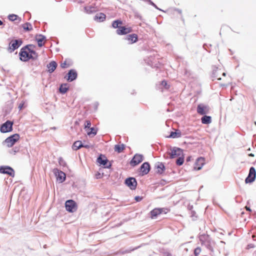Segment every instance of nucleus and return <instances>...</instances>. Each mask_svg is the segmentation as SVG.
I'll return each instance as SVG.
<instances>
[{"label":"nucleus","mask_w":256,"mask_h":256,"mask_svg":"<svg viewBox=\"0 0 256 256\" xmlns=\"http://www.w3.org/2000/svg\"><path fill=\"white\" fill-rule=\"evenodd\" d=\"M34 46L29 45L22 48L20 52V59L22 61L26 62L32 58L36 60L38 57V54L34 50Z\"/></svg>","instance_id":"f257e3e1"},{"label":"nucleus","mask_w":256,"mask_h":256,"mask_svg":"<svg viewBox=\"0 0 256 256\" xmlns=\"http://www.w3.org/2000/svg\"><path fill=\"white\" fill-rule=\"evenodd\" d=\"M169 211L170 210L168 208H155L150 211V217L154 219L162 214H167Z\"/></svg>","instance_id":"f03ea898"},{"label":"nucleus","mask_w":256,"mask_h":256,"mask_svg":"<svg viewBox=\"0 0 256 256\" xmlns=\"http://www.w3.org/2000/svg\"><path fill=\"white\" fill-rule=\"evenodd\" d=\"M65 207L66 210L70 212H74L78 208L76 203L72 200H68L66 202Z\"/></svg>","instance_id":"7ed1b4c3"},{"label":"nucleus","mask_w":256,"mask_h":256,"mask_svg":"<svg viewBox=\"0 0 256 256\" xmlns=\"http://www.w3.org/2000/svg\"><path fill=\"white\" fill-rule=\"evenodd\" d=\"M200 240L202 244L206 246L211 251L213 250V242L211 241L208 236H200Z\"/></svg>","instance_id":"20e7f679"},{"label":"nucleus","mask_w":256,"mask_h":256,"mask_svg":"<svg viewBox=\"0 0 256 256\" xmlns=\"http://www.w3.org/2000/svg\"><path fill=\"white\" fill-rule=\"evenodd\" d=\"M221 75L224 77L226 76V73L222 69L216 68L213 70L212 76L214 78L220 80H222Z\"/></svg>","instance_id":"39448f33"},{"label":"nucleus","mask_w":256,"mask_h":256,"mask_svg":"<svg viewBox=\"0 0 256 256\" xmlns=\"http://www.w3.org/2000/svg\"><path fill=\"white\" fill-rule=\"evenodd\" d=\"M19 138L20 136L18 134H14L5 140V142L8 147H12L19 140Z\"/></svg>","instance_id":"423d86ee"},{"label":"nucleus","mask_w":256,"mask_h":256,"mask_svg":"<svg viewBox=\"0 0 256 256\" xmlns=\"http://www.w3.org/2000/svg\"><path fill=\"white\" fill-rule=\"evenodd\" d=\"M182 150L178 148H174L170 150V152L169 153L170 158H178L179 156H182Z\"/></svg>","instance_id":"0eeeda50"},{"label":"nucleus","mask_w":256,"mask_h":256,"mask_svg":"<svg viewBox=\"0 0 256 256\" xmlns=\"http://www.w3.org/2000/svg\"><path fill=\"white\" fill-rule=\"evenodd\" d=\"M13 122L8 120L5 123L2 124L0 128V131L2 132H7L12 130Z\"/></svg>","instance_id":"6e6552de"},{"label":"nucleus","mask_w":256,"mask_h":256,"mask_svg":"<svg viewBox=\"0 0 256 256\" xmlns=\"http://www.w3.org/2000/svg\"><path fill=\"white\" fill-rule=\"evenodd\" d=\"M256 176V172L254 167H251L250 170L249 174L248 176L245 180L246 183L252 182L255 180Z\"/></svg>","instance_id":"1a4fd4ad"},{"label":"nucleus","mask_w":256,"mask_h":256,"mask_svg":"<svg viewBox=\"0 0 256 256\" xmlns=\"http://www.w3.org/2000/svg\"><path fill=\"white\" fill-rule=\"evenodd\" d=\"M126 184L131 190H135L137 186V182L134 178H129L125 180Z\"/></svg>","instance_id":"9d476101"},{"label":"nucleus","mask_w":256,"mask_h":256,"mask_svg":"<svg viewBox=\"0 0 256 256\" xmlns=\"http://www.w3.org/2000/svg\"><path fill=\"white\" fill-rule=\"evenodd\" d=\"M144 160V156L140 154H136L130 161V164L136 166Z\"/></svg>","instance_id":"9b49d317"},{"label":"nucleus","mask_w":256,"mask_h":256,"mask_svg":"<svg viewBox=\"0 0 256 256\" xmlns=\"http://www.w3.org/2000/svg\"><path fill=\"white\" fill-rule=\"evenodd\" d=\"M22 44L20 40H12L9 44V50L10 52H14L15 50L17 49Z\"/></svg>","instance_id":"f8f14e48"},{"label":"nucleus","mask_w":256,"mask_h":256,"mask_svg":"<svg viewBox=\"0 0 256 256\" xmlns=\"http://www.w3.org/2000/svg\"><path fill=\"white\" fill-rule=\"evenodd\" d=\"M205 164V160L202 157H200L196 159L194 165V170H200Z\"/></svg>","instance_id":"ddd939ff"},{"label":"nucleus","mask_w":256,"mask_h":256,"mask_svg":"<svg viewBox=\"0 0 256 256\" xmlns=\"http://www.w3.org/2000/svg\"><path fill=\"white\" fill-rule=\"evenodd\" d=\"M132 29L131 27L121 26L116 31L118 35H124L132 32Z\"/></svg>","instance_id":"4468645a"},{"label":"nucleus","mask_w":256,"mask_h":256,"mask_svg":"<svg viewBox=\"0 0 256 256\" xmlns=\"http://www.w3.org/2000/svg\"><path fill=\"white\" fill-rule=\"evenodd\" d=\"M78 74L76 70H70L64 77L68 82H72L77 78Z\"/></svg>","instance_id":"2eb2a0df"},{"label":"nucleus","mask_w":256,"mask_h":256,"mask_svg":"<svg viewBox=\"0 0 256 256\" xmlns=\"http://www.w3.org/2000/svg\"><path fill=\"white\" fill-rule=\"evenodd\" d=\"M209 112V108L202 104H200L197 107V112L200 115H204Z\"/></svg>","instance_id":"dca6fc26"},{"label":"nucleus","mask_w":256,"mask_h":256,"mask_svg":"<svg viewBox=\"0 0 256 256\" xmlns=\"http://www.w3.org/2000/svg\"><path fill=\"white\" fill-rule=\"evenodd\" d=\"M97 162L100 165L104 166L105 168H108L110 165L108 166V160L106 157L102 154H100L97 159Z\"/></svg>","instance_id":"f3484780"},{"label":"nucleus","mask_w":256,"mask_h":256,"mask_svg":"<svg viewBox=\"0 0 256 256\" xmlns=\"http://www.w3.org/2000/svg\"><path fill=\"white\" fill-rule=\"evenodd\" d=\"M0 172L2 174H8L11 176L14 175V171L13 169L9 166L0 167Z\"/></svg>","instance_id":"a211bd4d"},{"label":"nucleus","mask_w":256,"mask_h":256,"mask_svg":"<svg viewBox=\"0 0 256 256\" xmlns=\"http://www.w3.org/2000/svg\"><path fill=\"white\" fill-rule=\"evenodd\" d=\"M150 170V165L148 162H144L140 168V172L142 175L148 174Z\"/></svg>","instance_id":"6ab92c4d"},{"label":"nucleus","mask_w":256,"mask_h":256,"mask_svg":"<svg viewBox=\"0 0 256 256\" xmlns=\"http://www.w3.org/2000/svg\"><path fill=\"white\" fill-rule=\"evenodd\" d=\"M156 172L159 174H162L164 170L165 166L162 162H158L154 166Z\"/></svg>","instance_id":"aec40b11"},{"label":"nucleus","mask_w":256,"mask_h":256,"mask_svg":"<svg viewBox=\"0 0 256 256\" xmlns=\"http://www.w3.org/2000/svg\"><path fill=\"white\" fill-rule=\"evenodd\" d=\"M56 179L60 182H62L66 179V174L62 171L58 170L56 173Z\"/></svg>","instance_id":"412c9836"},{"label":"nucleus","mask_w":256,"mask_h":256,"mask_svg":"<svg viewBox=\"0 0 256 256\" xmlns=\"http://www.w3.org/2000/svg\"><path fill=\"white\" fill-rule=\"evenodd\" d=\"M36 40L37 41L38 46L42 47L45 44L46 38L42 35H38L36 36Z\"/></svg>","instance_id":"4be33fe9"},{"label":"nucleus","mask_w":256,"mask_h":256,"mask_svg":"<svg viewBox=\"0 0 256 256\" xmlns=\"http://www.w3.org/2000/svg\"><path fill=\"white\" fill-rule=\"evenodd\" d=\"M57 66V64L54 61L51 62L50 64L47 65L48 68V72L50 73L56 70Z\"/></svg>","instance_id":"5701e85b"},{"label":"nucleus","mask_w":256,"mask_h":256,"mask_svg":"<svg viewBox=\"0 0 256 256\" xmlns=\"http://www.w3.org/2000/svg\"><path fill=\"white\" fill-rule=\"evenodd\" d=\"M82 147H85L88 148V146H83L82 144V142L80 140L76 141L74 142V144L72 145V148L74 150H78L80 149V148Z\"/></svg>","instance_id":"b1692460"},{"label":"nucleus","mask_w":256,"mask_h":256,"mask_svg":"<svg viewBox=\"0 0 256 256\" xmlns=\"http://www.w3.org/2000/svg\"><path fill=\"white\" fill-rule=\"evenodd\" d=\"M126 39L130 44H133L138 41V38L137 34H133L128 36Z\"/></svg>","instance_id":"393cba45"},{"label":"nucleus","mask_w":256,"mask_h":256,"mask_svg":"<svg viewBox=\"0 0 256 256\" xmlns=\"http://www.w3.org/2000/svg\"><path fill=\"white\" fill-rule=\"evenodd\" d=\"M8 18L12 22L16 21V23H20L21 22V18L14 14H10L8 16Z\"/></svg>","instance_id":"a878e982"},{"label":"nucleus","mask_w":256,"mask_h":256,"mask_svg":"<svg viewBox=\"0 0 256 256\" xmlns=\"http://www.w3.org/2000/svg\"><path fill=\"white\" fill-rule=\"evenodd\" d=\"M125 145L123 144H118L114 146V151L118 153H120L125 149Z\"/></svg>","instance_id":"bb28decb"},{"label":"nucleus","mask_w":256,"mask_h":256,"mask_svg":"<svg viewBox=\"0 0 256 256\" xmlns=\"http://www.w3.org/2000/svg\"><path fill=\"white\" fill-rule=\"evenodd\" d=\"M106 18V15L104 13H99L96 14L94 16V20H99V22H103Z\"/></svg>","instance_id":"cd10ccee"},{"label":"nucleus","mask_w":256,"mask_h":256,"mask_svg":"<svg viewBox=\"0 0 256 256\" xmlns=\"http://www.w3.org/2000/svg\"><path fill=\"white\" fill-rule=\"evenodd\" d=\"M69 88V86L67 84H64L60 85V92L62 94H65L67 92Z\"/></svg>","instance_id":"c85d7f7f"},{"label":"nucleus","mask_w":256,"mask_h":256,"mask_svg":"<svg viewBox=\"0 0 256 256\" xmlns=\"http://www.w3.org/2000/svg\"><path fill=\"white\" fill-rule=\"evenodd\" d=\"M202 122L203 124H209L212 122V118L210 116H204L202 118Z\"/></svg>","instance_id":"c756f323"},{"label":"nucleus","mask_w":256,"mask_h":256,"mask_svg":"<svg viewBox=\"0 0 256 256\" xmlns=\"http://www.w3.org/2000/svg\"><path fill=\"white\" fill-rule=\"evenodd\" d=\"M85 12L87 14H92L96 11V8L94 6H88L84 7Z\"/></svg>","instance_id":"7c9ffc66"},{"label":"nucleus","mask_w":256,"mask_h":256,"mask_svg":"<svg viewBox=\"0 0 256 256\" xmlns=\"http://www.w3.org/2000/svg\"><path fill=\"white\" fill-rule=\"evenodd\" d=\"M181 132L179 130H176L174 132H171L170 134V138H178L181 136Z\"/></svg>","instance_id":"2f4dec72"},{"label":"nucleus","mask_w":256,"mask_h":256,"mask_svg":"<svg viewBox=\"0 0 256 256\" xmlns=\"http://www.w3.org/2000/svg\"><path fill=\"white\" fill-rule=\"evenodd\" d=\"M22 27L26 31H30L32 30V26L28 22H26L22 26Z\"/></svg>","instance_id":"473e14b6"},{"label":"nucleus","mask_w":256,"mask_h":256,"mask_svg":"<svg viewBox=\"0 0 256 256\" xmlns=\"http://www.w3.org/2000/svg\"><path fill=\"white\" fill-rule=\"evenodd\" d=\"M122 20H116L112 22V26L114 28H118V29L120 27H121L120 26L122 25Z\"/></svg>","instance_id":"72a5a7b5"},{"label":"nucleus","mask_w":256,"mask_h":256,"mask_svg":"<svg viewBox=\"0 0 256 256\" xmlns=\"http://www.w3.org/2000/svg\"><path fill=\"white\" fill-rule=\"evenodd\" d=\"M97 130L94 128H90L88 131H87V134L88 136H90L92 134L93 136H95L96 134Z\"/></svg>","instance_id":"f704fd0d"},{"label":"nucleus","mask_w":256,"mask_h":256,"mask_svg":"<svg viewBox=\"0 0 256 256\" xmlns=\"http://www.w3.org/2000/svg\"><path fill=\"white\" fill-rule=\"evenodd\" d=\"M184 162V156L182 154V156H179L176 161V164L178 166H181Z\"/></svg>","instance_id":"c9c22d12"},{"label":"nucleus","mask_w":256,"mask_h":256,"mask_svg":"<svg viewBox=\"0 0 256 256\" xmlns=\"http://www.w3.org/2000/svg\"><path fill=\"white\" fill-rule=\"evenodd\" d=\"M70 65V64L67 60H65L64 62H62L60 64V66L63 68H66L69 67Z\"/></svg>","instance_id":"e433bc0d"},{"label":"nucleus","mask_w":256,"mask_h":256,"mask_svg":"<svg viewBox=\"0 0 256 256\" xmlns=\"http://www.w3.org/2000/svg\"><path fill=\"white\" fill-rule=\"evenodd\" d=\"M160 84L166 90H168L170 88V86L168 84V82L165 80L162 81Z\"/></svg>","instance_id":"4c0bfd02"},{"label":"nucleus","mask_w":256,"mask_h":256,"mask_svg":"<svg viewBox=\"0 0 256 256\" xmlns=\"http://www.w3.org/2000/svg\"><path fill=\"white\" fill-rule=\"evenodd\" d=\"M201 248L200 247L196 248L194 250V254L195 256H198L200 254L201 252Z\"/></svg>","instance_id":"58836bf2"},{"label":"nucleus","mask_w":256,"mask_h":256,"mask_svg":"<svg viewBox=\"0 0 256 256\" xmlns=\"http://www.w3.org/2000/svg\"><path fill=\"white\" fill-rule=\"evenodd\" d=\"M91 126V122L90 120H86L84 124V128H90V126Z\"/></svg>","instance_id":"ea45409f"},{"label":"nucleus","mask_w":256,"mask_h":256,"mask_svg":"<svg viewBox=\"0 0 256 256\" xmlns=\"http://www.w3.org/2000/svg\"><path fill=\"white\" fill-rule=\"evenodd\" d=\"M228 78H226V80L224 81V83L221 84L222 86H226L230 83L229 80H228Z\"/></svg>","instance_id":"a19ab883"},{"label":"nucleus","mask_w":256,"mask_h":256,"mask_svg":"<svg viewBox=\"0 0 256 256\" xmlns=\"http://www.w3.org/2000/svg\"><path fill=\"white\" fill-rule=\"evenodd\" d=\"M134 199L136 202H140L142 200V198L139 196H136L135 197Z\"/></svg>","instance_id":"79ce46f5"},{"label":"nucleus","mask_w":256,"mask_h":256,"mask_svg":"<svg viewBox=\"0 0 256 256\" xmlns=\"http://www.w3.org/2000/svg\"><path fill=\"white\" fill-rule=\"evenodd\" d=\"M254 248V245L253 244H248V248Z\"/></svg>","instance_id":"37998d69"},{"label":"nucleus","mask_w":256,"mask_h":256,"mask_svg":"<svg viewBox=\"0 0 256 256\" xmlns=\"http://www.w3.org/2000/svg\"><path fill=\"white\" fill-rule=\"evenodd\" d=\"M245 208H246V209L247 210H248V211H249V212H251V211H252L251 209H250L249 207H248V206H246L245 207Z\"/></svg>","instance_id":"c03bdc74"},{"label":"nucleus","mask_w":256,"mask_h":256,"mask_svg":"<svg viewBox=\"0 0 256 256\" xmlns=\"http://www.w3.org/2000/svg\"><path fill=\"white\" fill-rule=\"evenodd\" d=\"M248 156H252V157H254V154L252 153H250V154H248Z\"/></svg>","instance_id":"a18cd8bd"},{"label":"nucleus","mask_w":256,"mask_h":256,"mask_svg":"<svg viewBox=\"0 0 256 256\" xmlns=\"http://www.w3.org/2000/svg\"><path fill=\"white\" fill-rule=\"evenodd\" d=\"M2 24H3V22H2L0 20V26L2 25Z\"/></svg>","instance_id":"49530a36"},{"label":"nucleus","mask_w":256,"mask_h":256,"mask_svg":"<svg viewBox=\"0 0 256 256\" xmlns=\"http://www.w3.org/2000/svg\"><path fill=\"white\" fill-rule=\"evenodd\" d=\"M176 10L178 11V12H179V13H182V11H181L180 10Z\"/></svg>","instance_id":"de8ad7c7"},{"label":"nucleus","mask_w":256,"mask_h":256,"mask_svg":"<svg viewBox=\"0 0 256 256\" xmlns=\"http://www.w3.org/2000/svg\"><path fill=\"white\" fill-rule=\"evenodd\" d=\"M22 105H20V106H19V108H20V109H22Z\"/></svg>","instance_id":"09e8293b"},{"label":"nucleus","mask_w":256,"mask_h":256,"mask_svg":"<svg viewBox=\"0 0 256 256\" xmlns=\"http://www.w3.org/2000/svg\"><path fill=\"white\" fill-rule=\"evenodd\" d=\"M100 175V174H98V176H96V178H99L98 176H99Z\"/></svg>","instance_id":"8fccbe9b"},{"label":"nucleus","mask_w":256,"mask_h":256,"mask_svg":"<svg viewBox=\"0 0 256 256\" xmlns=\"http://www.w3.org/2000/svg\"><path fill=\"white\" fill-rule=\"evenodd\" d=\"M190 160V158L187 159V160Z\"/></svg>","instance_id":"3c124183"}]
</instances>
